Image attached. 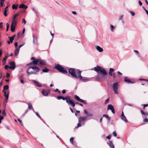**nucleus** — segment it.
Here are the masks:
<instances>
[{
	"label": "nucleus",
	"instance_id": "nucleus-1",
	"mask_svg": "<svg viewBox=\"0 0 148 148\" xmlns=\"http://www.w3.org/2000/svg\"><path fill=\"white\" fill-rule=\"evenodd\" d=\"M94 71L97 72L99 71L102 73V74H99L98 75L99 77L101 79H103L105 78L106 75H107V72L103 68L100 66H97L96 67L94 68Z\"/></svg>",
	"mask_w": 148,
	"mask_h": 148
},
{
	"label": "nucleus",
	"instance_id": "nucleus-2",
	"mask_svg": "<svg viewBox=\"0 0 148 148\" xmlns=\"http://www.w3.org/2000/svg\"><path fill=\"white\" fill-rule=\"evenodd\" d=\"M40 70L39 68L36 66H30L27 70V73L28 75L32 74H37Z\"/></svg>",
	"mask_w": 148,
	"mask_h": 148
},
{
	"label": "nucleus",
	"instance_id": "nucleus-3",
	"mask_svg": "<svg viewBox=\"0 0 148 148\" xmlns=\"http://www.w3.org/2000/svg\"><path fill=\"white\" fill-rule=\"evenodd\" d=\"M55 68L62 73L66 74L67 73L66 69L59 64H56L55 65Z\"/></svg>",
	"mask_w": 148,
	"mask_h": 148
},
{
	"label": "nucleus",
	"instance_id": "nucleus-4",
	"mask_svg": "<svg viewBox=\"0 0 148 148\" xmlns=\"http://www.w3.org/2000/svg\"><path fill=\"white\" fill-rule=\"evenodd\" d=\"M62 99L63 100H66V103L69 105H73L74 103L69 96H67L65 97H62Z\"/></svg>",
	"mask_w": 148,
	"mask_h": 148
},
{
	"label": "nucleus",
	"instance_id": "nucleus-5",
	"mask_svg": "<svg viewBox=\"0 0 148 148\" xmlns=\"http://www.w3.org/2000/svg\"><path fill=\"white\" fill-rule=\"evenodd\" d=\"M68 72L73 77L76 79L78 78V77L76 75V71L75 69L70 68L69 69Z\"/></svg>",
	"mask_w": 148,
	"mask_h": 148
},
{
	"label": "nucleus",
	"instance_id": "nucleus-6",
	"mask_svg": "<svg viewBox=\"0 0 148 148\" xmlns=\"http://www.w3.org/2000/svg\"><path fill=\"white\" fill-rule=\"evenodd\" d=\"M118 83L116 82L114 83L112 86V88L113 90L114 91L115 93L116 94H118L117 90L118 88Z\"/></svg>",
	"mask_w": 148,
	"mask_h": 148
},
{
	"label": "nucleus",
	"instance_id": "nucleus-7",
	"mask_svg": "<svg viewBox=\"0 0 148 148\" xmlns=\"http://www.w3.org/2000/svg\"><path fill=\"white\" fill-rule=\"evenodd\" d=\"M74 98L77 101L79 102L82 103L84 104H86V101L81 99L78 96L76 95H75L74 96Z\"/></svg>",
	"mask_w": 148,
	"mask_h": 148
},
{
	"label": "nucleus",
	"instance_id": "nucleus-8",
	"mask_svg": "<svg viewBox=\"0 0 148 148\" xmlns=\"http://www.w3.org/2000/svg\"><path fill=\"white\" fill-rule=\"evenodd\" d=\"M114 71V69L110 68L109 69V74L113 78H116L115 73H112Z\"/></svg>",
	"mask_w": 148,
	"mask_h": 148
},
{
	"label": "nucleus",
	"instance_id": "nucleus-9",
	"mask_svg": "<svg viewBox=\"0 0 148 148\" xmlns=\"http://www.w3.org/2000/svg\"><path fill=\"white\" fill-rule=\"evenodd\" d=\"M31 59L33 60L32 61V63H33V64L34 65L37 64L39 61V59H36L34 57H32Z\"/></svg>",
	"mask_w": 148,
	"mask_h": 148
},
{
	"label": "nucleus",
	"instance_id": "nucleus-10",
	"mask_svg": "<svg viewBox=\"0 0 148 148\" xmlns=\"http://www.w3.org/2000/svg\"><path fill=\"white\" fill-rule=\"evenodd\" d=\"M86 119V117H80L79 119V122L81 123H83Z\"/></svg>",
	"mask_w": 148,
	"mask_h": 148
},
{
	"label": "nucleus",
	"instance_id": "nucleus-11",
	"mask_svg": "<svg viewBox=\"0 0 148 148\" xmlns=\"http://www.w3.org/2000/svg\"><path fill=\"white\" fill-rule=\"evenodd\" d=\"M50 92L49 90L48 89H44L42 91V94L44 96H47Z\"/></svg>",
	"mask_w": 148,
	"mask_h": 148
},
{
	"label": "nucleus",
	"instance_id": "nucleus-12",
	"mask_svg": "<svg viewBox=\"0 0 148 148\" xmlns=\"http://www.w3.org/2000/svg\"><path fill=\"white\" fill-rule=\"evenodd\" d=\"M121 119L122 120L124 121L125 123H127L128 122V121L127 118L124 115L123 112H122L121 115Z\"/></svg>",
	"mask_w": 148,
	"mask_h": 148
},
{
	"label": "nucleus",
	"instance_id": "nucleus-13",
	"mask_svg": "<svg viewBox=\"0 0 148 148\" xmlns=\"http://www.w3.org/2000/svg\"><path fill=\"white\" fill-rule=\"evenodd\" d=\"M124 81L126 83H131L133 84L134 83V82L133 81H132L129 79L127 77H124Z\"/></svg>",
	"mask_w": 148,
	"mask_h": 148
},
{
	"label": "nucleus",
	"instance_id": "nucleus-14",
	"mask_svg": "<svg viewBox=\"0 0 148 148\" xmlns=\"http://www.w3.org/2000/svg\"><path fill=\"white\" fill-rule=\"evenodd\" d=\"M10 64L11 66L9 67V68L11 69L14 70L16 67L15 62H11L10 63Z\"/></svg>",
	"mask_w": 148,
	"mask_h": 148
},
{
	"label": "nucleus",
	"instance_id": "nucleus-15",
	"mask_svg": "<svg viewBox=\"0 0 148 148\" xmlns=\"http://www.w3.org/2000/svg\"><path fill=\"white\" fill-rule=\"evenodd\" d=\"M39 62L40 66H45L46 64L45 61L39 59Z\"/></svg>",
	"mask_w": 148,
	"mask_h": 148
},
{
	"label": "nucleus",
	"instance_id": "nucleus-16",
	"mask_svg": "<svg viewBox=\"0 0 148 148\" xmlns=\"http://www.w3.org/2000/svg\"><path fill=\"white\" fill-rule=\"evenodd\" d=\"M27 8L28 6H26L24 4H21L20 5L19 7V8H23L24 9H26Z\"/></svg>",
	"mask_w": 148,
	"mask_h": 148
},
{
	"label": "nucleus",
	"instance_id": "nucleus-17",
	"mask_svg": "<svg viewBox=\"0 0 148 148\" xmlns=\"http://www.w3.org/2000/svg\"><path fill=\"white\" fill-rule=\"evenodd\" d=\"M17 20H13L12 22L11 25L16 27V25Z\"/></svg>",
	"mask_w": 148,
	"mask_h": 148
},
{
	"label": "nucleus",
	"instance_id": "nucleus-18",
	"mask_svg": "<svg viewBox=\"0 0 148 148\" xmlns=\"http://www.w3.org/2000/svg\"><path fill=\"white\" fill-rule=\"evenodd\" d=\"M77 74L78 75V76L77 77L78 78H79L80 79H82L83 77L81 75V71L79 70H77Z\"/></svg>",
	"mask_w": 148,
	"mask_h": 148
},
{
	"label": "nucleus",
	"instance_id": "nucleus-19",
	"mask_svg": "<svg viewBox=\"0 0 148 148\" xmlns=\"http://www.w3.org/2000/svg\"><path fill=\"white\" fill-rule=\"evenodd\" d=\"M8 6H7L4 9L3 14L5 16H6L7 14V12L8 11Z\"/></svg>",
	"mask_w": 148,
	"mask_h": 148
},
{
	"label": "nucleus",
	"instance_id": "nucleus-20",
	"mask_svg": "<svg viewBox=\"0 0 148 148\" xmlns=\"http://www.w3.org/2000/svg\"><path fill=\"white\" fill-rule=\"evenodd\" d=\"M96 49L99 52H102L103 51V49L99 46H97Z\"/></svg>",
	"mask_w": 148,
	"mask_h": 148
},
{
	"label": "nucleus",
	"instance_id": "nucleus-21",
	"mask_svg": "<svg viewBox=\"0 0 148 148\" xmlns=\"http://www.w3.org/2000/svg\"><path fill=\"white\" fill-rule=\"evenodd\" d=\"M34 82L35 84V85L38 87H41L42 86V85L40 84L38 82L36 81H34Z\"/></svg>",
	"mask_w": 148,
	"mask_h": 148
},
{
	"label": "nucleus",
	"instance_id": "nucleus-22",
	"mask_svg": "<svg viewBox=\"0 0 148 148\" xmlns=\"http://www.w3.org/2000/svg\"><path fill=\"white\" fill-rule=\"evenodd\" d=\"M109 146L111 147H113L114 148V145L113 144L111 140H110L108 143Z\"/></svg>",
	"mask_w": 148,
	"mask_h": 148
},
{
	"label": "nucleus",
	"instance_id": "nucleus-23",
	"mask_svg": "<svg viewBox=\"0 0 148 148\" xmlns=\"http://www.w3.org/2000/svg\"><path fill=\"white\" fill-rule=\"evenodd\" d=\"M18 4L16 5L13 4L12 5V8L13 10H16L18 8Z\"/></svg>",
	"mask_w": 148,
	"mask_h": 148
},
{
	"label": "nucleus",
	"instance_id": "nucleus-24",
	"mask_svg": "<svg viewBox=\"0 0 148 148\" xmlns=\"http://www.w3.org/2000/svg\"><path fill=\"white\" fill-rule=\"evenodd\" d=\"M114 108L113 106L111 104H109L108 105V108H107V110H111L113 108Z\"/></svg>",
	"mask_w": 148,
	"mask_h": 148
},
{
	"label": "nucleus",
	"instance_id": "nucleus-25",
	"mask_svg": "<svg viewBox=\"0 0 148 148\" xmlns=\"http://www.w3.org/2000/svg\"><path fill=\"white\" fill-rule=\"evenodd\" d=\"M8 58V57L5 56L3 59V64L5 65L6 63V60Z\"/></svg>",
	"mask_w": 148,
	"mask_h": 148
},
{
	"label": "nucleus",
	"instance_id": "nucleus-26",
	"mask_svg": "<svg viewBox=\"0 0 148 148\" xmlns=\"http://www.w3.org/2000/svg\"><path fill=\"white\" fill-rule=\"evenodd\" d=\"M50 70L47 69L46 67H45L44 69L42 70V71L44 73H47L48 71H49Z\"/></svg>",
	"mask_w": 148,
	"mask_h": 148
},
{
	"label": "nucleus",
	"instance_id": "nucleus-27",
	"mask_svg": "<svg viewBox=\"0 0 148 148\" xmlns=\"http://www.w3.org/2000/svg\"><path fill=\"white\" fill-rule=\"evenodd\" d=\"M28 108L29 109H31L32 108L33 109V108L32 105L31 103H28ZM34 110V109H33Z\"/></svg>",
	"mask_w": 148,
	"mask_h": 148
},
{
	"label": "nucleus",
	"instance_id": "nucleus-28",
	"mask_svg": "<svg viewBox=\"0 0 148 148\" xmlns=\"http://www.w3.org/2000/svg\"><path fill=\"white\" fill-rule=\"evenodd\" d=\"M15 27L12 26V25H11V30L12 32H13L15 31Z\"/></svg>",
	"mask_w": 148,
	"mask_h": 148
},
{
	"label": "nucleus",
	"instance_id": "nucleus-29",
	"mask_svg": "<svg viewBox=\"0 0 148 148\" xmlns=\"http://www.w3.org/2000/svg\"><path fill=\"white\" fill-rule=\"evenodd\" d=\"M19 15V14L18 13H16V14L13 17V20H16V17L18 16Z\"/></svg>",
	"mask_w": 148,
	"mask_h": 148
},
{
	"label": "nucleus",
	"instance_id": "nucleus-30",
	"mask_svg": "<svg viewBox=\"0 0 148 148\" xmlns=\"http://www.w3.org/2000/svg\"><path fill=\"white\" fill-rule=\"evenodd\" d=\"M9 88V86L8 85H6L3 86V89L5 90H7Z\"/></svg>",
	"mask_w": 148,
	"mask_h": 148
},
{
	"label": "nucleus",
	"instance_id": "nucleus-31",
	"mask_svg": "<svg viewBox=\"0 0 148 148\" xmlns=\"http://www.w3.org/2000/svg\"><path fill=\"white\" fill-rule=\"evenodd\" d=\"M93 116V114H92L91 113H88L87 115L85 116V117H86V118L87 119V117H89V116H90V117H92V116Z\"/></svg>",
	"mask_w": 148,
	"mask_h": 148
},
{
	"label": "nucleus",
	"instance_id": "nucleus-32",
	"mask_svg": "<svg viewBox=\"0 0 148 148\" xmlns=\"http://www.w3.org/2000/svg\"><path fill=\"white\" fill-rule=\"evenodd\" d=\"M72 102H73V105H71L72 107H74L75 106V104H79V103L78 102H74L73 100H72Z\"/></svg>",
	"mask_w": 148,
	"mask_h": 148
},
{
	"label": "nucleus",
	"instance_id": "nucleus-33",
	"mask_svg": "<svg viewBox=\"0 0 148 148\" xmlns=\"http://www.w3.org/2000/svg\"><path fill=\"white\" fill-rule=\"evenodd\" d=\"M8 38L10 39V42L11 43H12L14 40V38H13L11 37H9Z\"/></svg>",
	"mask_w": 148,
	"mask_h": 148
},
{
	"label": "nucleus",
	"instance_id": "nucleus-34",
	"mask_svg": "<svg viewBox=\"0 0 148 148\" xmlns=\"http://www.w3.org/2000/svg\"><path fill=\"white\" fill-rule=\"evenodd\" d=\"M29 111V110L28 109H27L25 112L22 115V116H24Z\"/></svg>",
	"mask_w": 148,
	"mask_h": 148
},
{
	"label": "nucleus",
	"instance_id": "nucleus-35",
	"mask_svg": "<svg viewBox=\"0 0 148 148\" xmlns=\"http://www.w3.org/2000/svg\"><path fill=\"white\" fill-rule=\"evenodd\" d=\"M8 97H9V92H8L6 96H5V99L6 100V102H7V100L8 99Z\"/></svg>",
	"mask_w": 148,
	"mask_h": 148
},
{
	"label": "nucleus",
	"instance_id": "nucleus-36",
	"mask_svg": "<svg viewBox=\"0 0 148 148\" xmlns=\"http://www.w3.org/2000/svg\"><path fill=\"white\" fill-rule=\"evenodd\" d=\"M81 80H82L84 82H86V81H88V79L86 77H83L82 79H80Z\"/></svg>",
	"mask_w": 148,
	"mask_h": 148
},
{
	"label": "nucleus",
	"instance_id": "nucleus-37",
	"mask_svg": "<svg viewBox=\"0 0 148 148\" xmlns=\"http://www.w3.org/2000/svg\"><path fill=\"white\" fill-rule=\"evenodd\" d=\"M6 26H7L6 31H7L8 30L10 25H9V24L8 23H6Z\"/></svg>",
	"mask_w": 148,
	"mask_h": 148
},
{
	"label": "nucleus",
	"instance_id": "nucleus-38",
	"mask_svg": "<svg viewBox=\"0 0 148 148\" xmlns=\"http://www.w3.org/2000/svg\"><path fill=\"white\" fill-rule=\"evenodd\" d=\"M73 139H74L72 137V138H71L70 139V143L72 144H73Z\"/></svg>",
	"mask_w": 148,
	"mask_h": 148
},
{
	"label": "nucleus",
	"instance_id": "nucleus-39",
	"mask_svg": "<svg viewBox=\"0 0 148 148\" xmlns=\"http://www.w3.org/2000/svg\"><path fill=\"white\" fill-rule=\"evenodd\" d=\"M112 134L114 136L116 137L117 136V134L115 131H114L112 133Z\"/></svg>",
	"mask_w": 148,
	"mask_h": 148
},
{
	"label": "nucleus",
	"instance_id": "nucleus-40",
	"mask_svg": "<svg viewBox=\"0 0 148 148\" xmlns=\"http://www.w3.org/2000/svg\"><path fill=\"white\" fill-rule=\"evenodd\" d=\"M112 135H109L108 136L106 137V138L109 140H110L111 137Z\"/></svg>",
	"mask_w": 148,
	"mask_h": 148
},
{
	"label": "nucleus",
	"instance_id": "nucleus-41",
	"mask_svg": "<svg viewBox=\"0 0 148 148\" xmlns=\"http://www.w3.org/2000/svg\"><path fill=\"white\" fill-rule=\"evenodd\" d=\"M37 116L39 118H41V117L38 114L37 112H35Z\"/></svg>",
	"mask_w": 148,
	"mask_h": 148
},
{
	"label": "nucleus",
	"instance_id": "nucleus-42",
	"mask_svg": "<svg viewBox=\"0 0 148 148\" xmlns=\"http://www.w3.org/2000/svg\"><path fill=\"white\" fill-rule=\"evenodd\" d=\"M2 114L4 116L6 115V113L5 110H3L2 112Z\"/></svg>",
	"mask_w": 148,
	"mask_h": 148
},
{
	"label": "nucleus",
	"instance_id": "nucleus-43",
	"mask_svg": "<svg viewBox=\"0 0 148 148\" xmlns=\"http://www.w3.org/2000/svg\"><path fill=\"white\" fill-rule=\"evenodd\" d=\"M109 98L107 99L105 103V104H106V103H108L109 102Z\"/></svg>",
	"mask_w": 148,
	"mask_h": 148
},
{
	"label": "nucleus",
	"instance_id": "nucleus-44",
	"mask_svg": "<svg viewBox=\"0 0 148 148\" xmlns=\"http://www.w3.org/2000/svg\"><path fill=\"white\" fill-rule=\"evenodd\" d=\"M114 28L113 25H111V29L112 32H113V29Z\"/></svg>",
	"mask_w": 148,
	"mask_h": 148
},
{
	"label": "nucleus",
	"instance_id": "nucleus-45",
	"mask_svg": "<svg viewBox=\"0 0 148 148\" xmlns=\"http://www.w3.org/2000/svg\"><path fill=\"white\" fill-rule=\"evenodd\" d=\"M18 53L19 52L18 51H16V50H15V51H14V55H15L16 56H17Z\"/></svg>",
	"mask_w": 148,
	"mask_h": 148
},
{
	"label": "nucleus",
	"instance_id": "nucleus-46",
	"mask_svg": "<svg viewBox=\"0 0 148 148\" xmlns=\"http://www.w3.org/2000/svg\"><path fill=\"white\" fill-rule=\"evenodd\" d=\"M55 91V92H58V93L60 94V93L61 92L58 89V88H56L55 90H54Z\"/></svg>",
	"mask_w": 148,
	"mask_h": 148
},
{
	"label": "nucleus",
	"instance_id": "nucleus-47",
	"mask_svg": "<svg viewBox=\"0 0 148 148\" xmlns=\"http://www.w3.org/2000/svg\"><path fill=\"white\" fill-rule=\"evenodd\" d=\"M17 120L19 121L20 122V123L22 125H23V123H22V121L20 119H17Z\"/></svg>",
	"mask_w": 148,
	"mask_h": 148
},
{
	"label": "nucleus",
	"instance_id": "nucleus-48",
	"mask_svg": "<svg viewBox=\"0 0 148 148\" xmlns=\"http://www.w3.org/2000/svg\"><path fill=\"white\" fill-rule=\"evenodd\" d=\"M80 123H79L77 124V127L76 128H78V127L81 126V125Z\"/></svg>",
	"mask_w": 148,
	"mask_h": 148
},
{
	"label": "nucleus",
	"instance_id": "nucleus-49",
	"mask_svg": "<svg viewBox=\"0 0 148 148\" xmlns=\"http://www.w3.org/2000/svg\"><path fill=\"white\" fill-rule=\"evenodd\" d=\"M62 96H57V99L58 100H60L62 99Z\"/></svg>",
	"mask_w": 148,
	"mask_h": 148
},
{
	"label": "nucleus",
	"instance_id": "nucleus-50",
	"mask_svg": "<svg viewBox=\"0 0 148 148\" xmlns=\"http://www.w3.org/2000/svg\"><path fill=\"white\" fill-rule=\"evenodd\" d=\"M134 52H135L137 54V55H139V52L137 51V50H134Z\"/></svg>",
	"mask_w": 148,
	"mask_h": 148
},
{
	"label": "nucleus",
	"instance_id": "nucleus-51",
	"mask_svg": "<svg viewBox=\"0 0 148 148\" xmlns=\"http://www.w3.org/2000/svg\"><path fill=\"white\" fill-rule=\"evenodd\" d=\"M4 2H2L0 1V4L1 7H2L3 5Z\"/></svg>",
	"mask_w": 148,
	"mask_h": 148
},
{
	"label": "nucleus",
	"instance_id": "nucleus-52",
	"mask_svg": "<svg viewBox=\"0 0 148 148\" xmlns=\"http://www.w3.org/2000/svg\"><path fill=\"white\" fill-rule=\"evenodd\" d=\"M143 121L144 122H148V119L147 118H145L144 120H143Z\"/></svg>",
	"mask_w": 148,
	"mask_h": 148
},
{
	"label": "nucleus",
	"instance_id": "nucleus-53",
	"mask_svg": "<svg viewBox=\"0 0 148 148\" xmlns=\"http://www.w3.org/2000/svg\"><path fill=\"white\" fill-rule=\"evenodd\" d=\"M111 110V111H112V112L113 113V114H114L115 113V110H114V108H113V109H112V110Z\"/></svg>",
	"mask_w": 148,
	"mask_h": 148
},
{
	"label": "nucleus",
	"instance_id": "nucleus-54",
	"mask_svg": "<svg viewBox=\"0 0 148 148\" xmlns=\"http://www.w3.org/2000/svg\"><path fill=\"white\" fill-rule=\"evenodd\" d=\"M111 110V111H112V112L113 113V114H114L115 113V110H114V108H113V109H112V110Z\"/></svg>",
	"mask_w": 148,
	"mask_h": 148
},
{
	"label": "nucleus",
	"instance_id": "nucleus-55",
	"mask_svg": "<svg viewBox=\"0 0 148 148\" xmlns=\"http://www.w3.org/2000/svg\"><path fill=\"white\" fill-rule=\"evenodd\" d=\"M21 33H19L17 34V36L18 38H19L21 35Z\"/></svg>",
	"mask_w": 148,
	"mask_h": 148
},
{
	"label": "nucleus",
	"instance_id": "nucleus-56",
	"mask_svg": "<svg viewBox=\"0 0 148 148\" xmlns=\"http://www.w3.org/2000/svg\"><path fill=\"white\" fill-rule=\"evenodd\" d=\"M140 112L142 115H144L145 113L144 111H143L142 110H140Z\"/></svg>",
	"mask_w": 148,
	"mask_h": 148
},
{
	"label": "nucleus",
	"instance_id": "nucleus-57",
	"mask_svg": "<svg viewBox=\"0 0 148 148\" xmlns=\"http://www.w3.org/2000/svg\"><path fill=\"white\" fill-rule=\"evenodd\" d=\"M130 13L132 16H134L135 14V13L133 12H131Z\"/></svg>",
	"mask_w": 148,
	"mask_h": 148
},
{
	"label": "nucleus",
	"instance_id": "nucleus-58",
	"mask_svg": "<svg viewBox=\"0 0 148 148\" xmlns=\"http://www.w3.org/2000/svg\"><path fill=\"white\" fill-rule=\"evenodd\" d=\"M6 76L7 77H8L10 76V74L8 73H7Z\"/></svg>",
	"mask_w": 148,
	"mask_h": 148
},
{
	"label": "nucleus",
	"instance_id": "nucleus-59",
	"mask_svg": "<svg viewBox=\"0 0 148 148\" xmlns=\"http://www.w3.org/2000/svg\"><path fill=\"white\" fill-rule=\"evenodd\" d=\"M23 23H24V24L25 25L26 23V21L25 19H23Z\"/></svg>",
	"mask_w": 148,
	"mask_h": 148
},
{
	"label": "nucleus",
	"instance_id": "nucleus-60",
	"mask_svg": "<svg viewBox=\"0 0 148 148\" xmlns=\"http://www.w3.org/2000/svg\"><path fill=\"white\" fill-rule=\"evenodd\" d=\"M10 66H9L8 65H5V69H7L8 68H9V67Z\"/></svg>",
	"mask_w": 148,
	"mask_h": 148
},
{
	"label": "nucleus",
	"instance_id": "nucleus-61",
	"mask_svg": "<svg viewBox=\"0 0 148 148\" xmlns=\"http://www.w3.org/2000/svg\"><path fill=\"white\" fill-rule=\"evenodd\" d=\"M108 116L107 114H104L103 115V117H105L106 118H107L108 117Z\"/></svg>",
	"mask_w": 148,
	"mask_h": 148
},
{
	"label": "nucleus",
	"instance_id": "nucleus-62",
	"mask_svg": "<svg viewBox=\"0 0 148 148\" xmlns=\"http://www.w3.org/2000/svg\"><path fill=\"white\" fill-rule=\"evenodd\" d=\"M20 80L21 83L23 84L24 83V80L23 79H21Z\"/></svg>",
	"mask_w": 148,
	"mask_h": 148
},
{
	"label": "nucleus",
	"instance_id": "nucleus-63",
	"mask_svg": "<svg viewBox=\"0 0 148 148\" xmlns=\"http://www.w3.org/2000/svg\"><path fill=\"white\" fill-rule=\"evenodd\" d=\"M32 10H33V11H34L35 12V13H37V11H36V10H35V9L34 8H32Z\"/></svg>",
	"mask_w": 148,
	"mask_h": 148
},
{
	"label": "nucleus",
	"instance_id": "nucleus-64",
	"mask_svg": "<svg viewBox=\"0 0 148 148\" xmlns=\"http://www.w3.org/2000/svg\"><path fill=\"white\" fill-rule=\"evenodd\" d=\"M62 94H63L65 93L66 92V90H63L62 91Z\"/></svg>",
	"mask_w": 148,
	"mask_h": 148
}]
</instances>
